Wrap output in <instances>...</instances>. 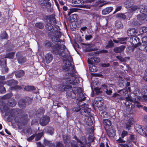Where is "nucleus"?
Returning <instances> with one entry per match:
<instances>
[{
  "label": "nucleus",
  "mask_w": 147,
  "mask_h": 147,
  "mask_svg": "<svg viewBox=\"0 0 147 147\" xmlns=\"http://www.w3.org/2000/svg\"><path fill=\"white\" fill-rule=\"evenodd\" d=\"M28 117V116L26 114L22 115L19 117L18 122L24 125L27 122Z\"/></svg>",
  "instance_id": "ddd939ff"
},
{
  "label": "nucleus",
  "mask_w": 147,
  "mask_h": 147,
  "mask_svg": "<svg viewBox=\"0 0 147 147\" xmlns=\"http://www.w3.org/2000/svg\"><path fill=\"white\" fill-rule=\"evenodd\" d=\"M44 144L46 146H53L55 147V144L54 143H52L51 141L46 140L44 141Z\"/></svg>",
  "instance_id": "4c0bfd02"
},
{
  "label": "nucleus",
  "mask_w": 147,
  "mask_h": 147,
  "mask_svg": "<svg viewBox=\"0 0 147 147\" xmlns=\"http://www.w3.org/2000/svg\"><path fill=\"white\" fill-rule=\"evenodd\" d=\"M66 84H72V85L75 84V82H74L71 81L70 78H67L66 80Z\"/></svg>",
  "instance_id": "09e8293b"
},
{
  "label": "nucleus",
  "mask_w": 147,
  "mask_h": 147,
  "mask_svg": "<svg viewBox=\"0 0 147 147\" xmlns=\"http://www.w3.org/2000/svg\"><path fill=\"white\" fill-rule=\"evenodd\" d=\"M144 80L147 81V68L146 69L144 73V76L143 77Z\"/></svg>",
  "instance_id": "69168bd1"
},
{
  "label": "nucleus",
  "mask_w": 147,
  "mask_h": 147,
  "mask_svg": "<svg viewBox=\"0 0 147 147\" xmlns=\"http://www.w3.org/2000/svg\"><path fill=\"white\" fill-rule=\"evenodd\" d=\"M94 102L97 107H100L103 106L104 101L103 98L99 96L95 98Z\"/></svg>",
  "instance_id": "9b49d317"
},
{
  "label": "nucleus",
  "mask_w": 147,
  "mask_h": 147,
  "mask_svg": "<svg viewBox=\"0 0 147 147\" xmlns=\"http://www.w3.org/2000/svg\"><path fill=\"white\" fill-rule=\"evenodd\" d=\"M129 31H130L129 34H130L131 35V36L136 34V31L134 29L132 28L131 29H130Z\"/></svg>",
  "instance_id": "bf43d9fd"
},
{
  "label": "nucleus",
  "mask_w": 147,
  "mask_h": 147,
  "mask_svg": "<svg viewBox=\"0 0 147 147\" xmlns=\"http://www.w3.org/2000/svg\"><path fill=\"white\" fill-rule=\"evenodd\" d=\"M9 110H10L9 107L6 105H5L3 107L2 110H1V111L2 114H3L4 112Z\"/></svg>",
  "instance_id": "a19ab883"
},
{
  "label": "nucleus",
  "mask_w": 147,
  "mask_h": 147,
  "mask_svg": "<svg viewBox=\"0 0 147 147\" xmlns=\"http://www.w3.org/2000/svg\"><path fill=\"white\" fill-rule=\"evenodd\" d=\"M138 8L136 6H132L129 7V13H132Z\"/></svg>",
  "instance_id": "c03bdc74"
},
{
  "label": "nucleus",
  "mask_w": 147,
  "mask_h": 147,
  "mask_svg": "<svg viewBox=\"0 0 147 147\" xmlns=\"http://www.w3.org/2000/svg\"><path fill=\"white\" fill-rule=\"evenodd\" d=\"M139 49L141 50H143L145 49L147 47V42L146 41L143 42L142 41V43H140V45L139 46Z\"/></svg>",
  "instance_id": "c85d7f7f"
},
{
  "label": "nucleus",
  "mask_w": 147,
  "mask_h": 147,
  "mask_svg": "<svg viewBox=\"0 0 147 147\" xmlns=\"http://www.w3.org/2000/svg\"><path fill=\"white\" fill-rule=\"evenodd\" d=\"M101 88L96 87L94 88V90L96 94L99 95L102 92V91L100 90Z\"/></svg>",
  "instance_id": "8fccbe9b"
},
{
  "label": "nucleus",
  "mask_w": 147,
  "mask_h": 147,
  "mask_svg": "<svg viewBox=\"0 0 147 147\" xmlns=\"http://www.w3.org/2000/svg\"><path fill=\"white\" fill-rule=\"evenodd\" d=\"M35 136V134H34L33 135H32L31 136H30V137L28 138L27 139V140L28 142H31L34 139Z\"/></svg>",
  "instance_id": "13d9d810"
},
{
  "label": "nucleus",
  "mask_w": 147,
  "mask_h": 147,
  "mask_svg": "<svg viewBox=\"0 0 147 147\" xmlns=\"http://www.w3.org/2000/svg\"><path fill=\"white\" fill-rule=\"evenodd\" d=\"M92 38V36L91 35H85V38L87 40H90Z\"/></svg>",
  "instance_id": "e2e57ef3"
},
{
  "label": "nucleus",
  "mask_w": 147,
  "mask_h": 147,
  "mask_svg": "<svg viewBox=\"0 0 147 147\" xmlns=\"http://www.w3.org/2000/svg\"><path fill=\"white\" fill-rule=\"evenodd\" d=\"M39 4L41 6H45L46 3L45 0H38Z\"/></svg>",
  "instance_id": "5fc2aeb1"
},
{
  "label": "nucleus",
  "mask_w": 147,
  "mask_h": 147,
  "mask_svg": "<svg viewBox=\"0 0 147 147\" xmlns=\"http://www.w3.org/2000/svg\"><path fill=\"white\" fill-rule=\"evenodd\" d=\"M114 44L112 40H110L108 42V44L105 47L106 49H108L112 48L114 46Z\"/></svg>",
  "instance_id": "473e14b6"
},
{
  "label": "nucleus",
  "mask_w": 147,
  "mask_h": 147,
  "mask_svg": "<svg viewBox=\"0 0 147 147\" xmlns=\"http://www.w3.org/2000/svg\"><path fill=\"white\" fill-rule=\"evenodd\" d=\"M50 51L53 54L59 55V56H61L63 53H64L65 55L62 57L63 58H66L70 55L69 51L66 49L65 45L63 44H55L54 45Z\"/></svg>",
  "instance_id": "f03ea898"
},
{
  "label": "nucleus",
  "mask_w": 147,
  "mask_h": 147,
  "mask_svg": "<svg viewBox=\"0 0 147 147\" xmlns=\"http://www.w3.org/2000/svg\"><path fill=\"white\" fill-rule=\"evenodd\" d=\"M128 117L127 115H124V120H125L127 121V123L126 125V128L129 130V124L128 123L129 122V119H128Z\"/></svg>",
  "instance_id": "a18cd8bd"
},
{
  "label": "nucleus",
  "mask_w": 147,
  "mask_h": 147,
  "mask_svg": "<svg viewBox=\"0 0 147 147\" xmlns=\"http://www.w3.org/2000/svg\"><path fill=\"white\" fill-rule=\"evenodd\" d=\"M82 91V90L80 87L78 88L76 91V93L77 94L76 103L78 105V107L73 108L72 111L74 112H78L81 109L80 107L84 108L86 105L82 102V101L85 100L86 98Z\"/></svg>",
  "instance_id": "7ed1b4c3"
},
{
  "label": "nucleus",
  "mask_w": 147,
  "mask_h": 147,
  "mask_svg": "<svg viewBox=\"0 0 147 147\" xmlns=\"http://www.w3.org/2000/svg\"><path fill=\"white\" fill-rule=\"evenodd\" d=\"M5 79V77L4 76H0V91L1 89H4L5 90V87L3 86V80Z\"/></svg>",
  "instance_id": "a878e982"
},
{
  "label": "nucleus",
  "mask_w": 147,
  "mask_h": 147,
  "mask_svg": "<svg viewBox=\"0 0 147 147\" xmlns=\"http://www.w3.org/2000/svg\"><path fill=\"white\" fill-rule=\"evenodd\" d=\"M54 129L52 127H48L47 129V131L51 135H52L53 134V132Z\"/></svg>",
  "instance_id": "de8ad7c7"
},
{
  "label": "nucleus",
  "mask_w": 147,
  "mask_h": 147,
  "mask_svg": "<svg viewBox=\"0 0 147 147\" xmlns=\"http://www.w3.org/2000/svg\"><path fill=\"white\" fill-rule=\"evenodd\" d=\"M122 9V7L121 6H119L116 7L115 9V11L113 12V13H115L116 12L119 11Z\"/></svg>",
  "instance_id": "338daca9"
},
{
  "label": "nucleus",
  "mask_w": 147,
  "mask_h": 147,
  "mask_svg": "<svg viewBox=\"0 0 147 147\" xmlns=\"http://www.w3.org/2000/svg\"><path fill=\"white\" fill-rule=\"evenodd\" d=\"M77 9L76 8H70L69 11H68L67 15L68 16H70V14L73 12L77 11Z\"/></svg>",
  "instance_id": "3c124183"
},
{
  "label": "nucleus",
  "mask_w": 147,
  "mask_h": 147,
  "mask_svg": "<svg viewBox=\"0 0 147 147\" xmlns=\"http://www.w3.org/2000/svg\"><path fill=\"white\" fill-rule=\"evenodd\" d=\"M123 4L125 8L129 9V0H125Z\"/></svg>",
  "instance_id": "6e6d98bb"
},
{
  "label": "nucleus",
  "mask_w": 147,
  "mask_h": 147,
  "mask_svg": "<svg viewBox=\"0 0 147 147\" xmlns=\"http://www.w3.org/2000/svg\"><path fill=\"white\" fill-rule=\"evenodd\" d=\"M134 123V121L133 118L129 119V127L130 125L133 124Z\"/></svg>",
  "instance_id": "0e129e2a"
},
{
  "label": "nucleus",
  "mask_w": 147,
  "mask_h": 147,
  "mask_svg": "<svg viewBox=\"0 0 147 147\" xmlns=\"http://www.w3.org/2000/svg\"><path fill=\"white\" fill-rule=\"evenodd\" d=\"M88 63L89 64V69L91 72H95L97 71V67L96 66H95L94 63H91L90 61H88Z\"/></svg>",
  "instance_id": "2eb2a0df"
},
{
  "label": "nucleus",
  "mask_w": 147,
  "mask_h": 147,
  "mask_svg": "<svg viewBox=\"0 0 147 147\" xmlns=\"http://www.w3.org/2000/svg\"><path fill=\"white\" fill-rule=\"evenodd\" d=\"M90 109L88 108H84L81 111L82 115H85L86 117L85 119L86 123L89 126H91L93 124V121L91 118L92 115L91 114Z\"/></svg>",
  "instance_id": "20e7f679"
},
{
  "label": "nucleus",
  "mask_w": 147,
  "mask_h": 147,
  "mask_svg": "<svg viewBox=\"0 0 147 147\" xmlns=\"http://www.w3.org/2000/svg\"><path fill=\"white\" fill-rule=\"evenodd\" d=\"M25 74V71L23 70H20L16 71L15 73V75L17 78H19L23 77Z\"/></svg>",
  "instance_id": "a211bd4d"
},
{
  "label": "nucleus",
  "mask_w": 147,
  "mask_h": 147,
  "mask_svg": "<svg viewBox=\"0 0 147 147\" xmlns=\"http://www.w3.org/2000/svg\"><path fill=\"white\" fill-rule=\"evenodd\" d=\"M0 37L1 39L7 40L8 38V36L6 31H4L0 35Z\"/></svg>",
  "instance_id": "f704fd0d"
},
{
  "label": "nucleus",
  "mask_w": 147,
  "mask_h": 147,
  "mask_svg": "<svg viewBox=\"0 0 147 147\" xmlns=\"http://www.w3.org/2000/svg\"><path fill=\"white\" fill-rule=\"evenodd\" d=\"M70 18L72 22H75L77 21L78 18V16L76 14H73L70 16Z\"/></svg>",
  "instance_id": "ea45409f"
},
{
  "label": "nucleus",
  "mask_w": 147,
  "mask_h": 147,
  "mask_svg": "<svg viewBox=\"0 0 147 147\" xmlns=\"http://www.w3.org/2000/svg\"><path fill=\"white\" fill-rule=\"evenodd\" d=\"M44 20L47 21V22L44 24L45 30L49 32V36L50 38L53 42H61L62 40L60 39L62 35V34L60 31V29L59 26L55 25V30L53 32L54 30L53 26H52V22L53 24H55L56 21L55 16L53 14L49 16L44 15L43 16Z\"/></svg>",
  "instance_id": "f257e3e1"
},
{
  "label": "nucleus",
  "mask_w": 147,
  "mask_h": 147,
  "mask_svg": "<svg viewBox=\"0 0 147 147\" xmlns=\"http://www.w3.org/2000/svg\"><path fill=\"white\" fill-rule=\"evenodd\" d=\"M12 96V94L11 93H8L3 96V98L4 99H8L10 98Z\"/></svg>",
  "instance_id": "603ef678"
},
{
  "label": "nucleus",
  "mask_w": 147,
  "mask_h": 147,
  "mask_svg": "<svg viewBox=\"0 0 147 147\" xmlns=\"http://www.w3.org/2000/svg\"><path fill=\"white\" fill-rule=\"evenodd\" d=\"M8 85L11 87V90H17L21 88V87L20 86L17 85L18 82L13 80H11L8 82Z\"/></svg>",
  "instance_id": "1a4fd4ad"
},
{
  "label": "nucleus",
  "mask_w": 147,
  "mask_h": 147,
  "mask_svg": "<svg viewBox=\"0 0 147 147\" xmlns=\"http://www.w3.org/2000/svg\"><path fill=\"white\" fill-rule=\"evenodd\" d=\"M146 16L145 14H141L137 16L138 19L140 20H144L146 19Z\"/></svg>",
  "instance_id": "72a5a7b5"
},
{
  "label": "nucleus",
  "mask_w": 147,
  "mask_h": 147,
  "mask_svg": "<svg viewBox=\"0 0 147 147\" xmlns=\"http://www.w3.org/2000/svg\"><path fill=\"white\" fill-rule=\"evenodd\" d=\"M140 39L137 36H131L130 38L129 41L132 45H133L132 47V51H133L134 49L137 47H139L140 45Z\"/></svg>",
  "instance_id": "6e6552de"
},
{
  "label": "nucleus",
  "mask_w": 147,
  "mask_h": 147,
  "mask_svg": "<svg viewBox=\"0 0 147 147\" xmlns=\"http://www.w3.org/2000/svg\"><path fill=\"white\" fill-rule=\"evenodd\" d=\"M138 128H140V130H137V132L138 133L144 136L147 137V134L146 133L145 131H144L143 129H142L141 126L139 125Z\"/></svg>",
  "instance_id": "bb28decb"
},
{
  "label": "nucleus",
  "mask_w": 147,
  "mask_h": 147,
  "mask_svg": "<svg viewBox=\"0 0 147 147\" xmlns=\"http://www.w3.org/2000/svg\"><path fill=\"white\" fill-rule=\"evenodd\" d=\"M103 123L106 126H110L111 124V122L109 119H105L103 120Z\"/></svg>",
  "instance_id": "58836bf2"
},
{
  "label": "nucleus",
  "mask_w": 147,
  "mask_h": 147,
  "mask_svg": "<svg viewBox=\"0 0 147 147\" xmlns=\"http://www.w3.org/2000/svg\"><path fill=\"white\" fill-rule=\"evenodd\" d=\"M24 89L25 90L29 91L35 90L36 88L34 86L28 85L25 86Z\"/></svg>",
  "instance_id": "c756f323"
},
{
  "label": "nucleus",
  "mask_w": 147,
  "mask_h": 147,
  "mask_svg": "<svg viewBox=\"0 0 147 147\" xmlns=\"http://www.w3.org/2000/svg\"><path fill=\"white\" fill-rule=\"evenodd\" d=\"M116 17L117 18H122L123 19H125L126 18V15L122 13H120L117 14Z\"/></svg>",
  "instance_id": "79ce46f5"
},
{
  "label": "nucleus",
  "mask_w": 147,
  "mask_h": 147,
  "mask_svg": "<svg viewBox=\"0 0 147 147\" xmlns=\"http://www.w3.org/2000/svg\"><path fill=\"white\" fill-rule=\"evenodd\" d=\"M15 54V52H14L7 53L5 56V58L11 59H13Z\"/></svg>",
  "instance_id": "cd10ccee"
},
{
  "label": "nucleus",
  "mask_w": 147,
  "mask_h": 147,
  "mask_svg": "<svg viewBox=\"0 0 147 147\" xmlns=\"http://www.w3.org/2000/svg\"><path fill=\"white\" fill-rule=\"evenodd\" d=\"M32 99L28 96H26L25 98L20 99L18 102L19 107L20 108H24L27 105H29L32 103Z\"/></svg>",
  "instance_id": "0eeeda50"
},
{
  "label": "nucleus",
  "mask_w": 147,
  "mask_h": 147,
  "mask_svg": "<svg viewBox=\"0 0 147 147\" xmlns=\"http://www.w3.org/2000/svg\"><path fill=\"white\" fill-rule=\"evenodd\" d=\"M119 92H120V93L123 95L127 96L126 98V102H129V94H128V91L127 88H124L120 90Z\"/></svg>",
  "instance_id": "4468645a"
},
{
  "label": "nucleus",
  "mask_w": 147,
  "mask_h": 147,
  "mask_svg": "<svg viewBox=\"0 0 147 147\" xmlns=\"http://www.w3.org/2000/svg\"><path fill=\"white\" fill-rule=\"evenodd\" d=\"M117 39H119L120 44H126V41L127 39V37L118 38Z\"/></svg>",
  "instance_id": "c9c22d12"
},
{
  "label": "nucleus",
  "mask_w": 147,
  "mask_h": 147,
  "mask_svg": "<svg viewBox=\"0 0 147 147\" xmlns=\"http://www.w3.org/2000/svg\"><path fill=\"white\" fill-rule=\"evenodd\" d=\"M50 117L47 115H45L42 117L40 120V123L42 126H45L49 121Z\"/></svg>",
  "instance_id": "f8f14e48"
},
{
  "label": "nucleus",
  "mask_w": 147,
  "mask_h": 147,
  "mask_svg": "<svg viewBox=\"0 0 147 147\" xmlns=\"http://www.w3.org/2000/svg\"><path fill=\"white\" fill-rule=\"evenodd\" d=\"M35 26L36 28L41 30L44 29V24L42 22H36L35 24Z\"/></svg>",
  "instance_id": "393cba45"
},
{
  "label": "nucleus",
  "mask_w": 147,
  "mask_h": 147,
  "mask_svg": "<svg viewBox=\"0 0 147 147\" xmlns=\"http://www.w3.org/2000/svg\"><path fill=\"white\" fill-rule=\"evenodd\" d=\"M74 139L77 140V142L80 144L79 145L81 147H86V145L87 144L86 141L83 142L81 140L78 139L76 136H75L74 137Z\"/></svg>",
  "instance_id": "6ab92c4d"
},
{
  "label": "nucleus",
  "mask_w": 147,
  "mask_h": 147,
  "mask_svg": "<svg viewBox=\"0 0 147 147\" xmlns=\"http://www.w3.org/2000/svg\"><path fill=\"white\" fill-rule=\"evenodd\" d=\"M129 110V114L133 115L135 113L134 108H131Z\"/></svg>",
  "instance_id": "774afa93"
},
{
  "label": "nucleus",
  "mask_w": 147,
  "mask_h": 147,
  "mask_svg": "<svg viewBox=\"0 0 147 147\" xmlns=\"http://www.w3.org/2000/svg\"><path fill=\"white\" fill-rule=\"evenodd\" d=\"M62 138L64 143L65 144V146H67V145L70 143V138L67 135L65 134L62 135Z\"/></svg>",
  "instance_id": "f3484780"
},
{
  "label": "nucleus",
  "mask_w": 147,
  "mask_h": 147,
  "mask_svg": "<svg viewBox=\"0 0 147 147\" xmlns=\"http://www.w3.org/2000/svg\"><path fill=\"white\" fill-rule=\"evenodd\" d=\"M127 132L125 130L123 131L122 132V134H121V137L122 138H123L124 137L127 135Z\"/></svg>",
  "instance_id": "4d7b16f0"
},
{
  "label": "nucleus",
  "mask_w": 147,
  "mask_h": 147,
  "mask_svg": "<svg viewBox=\"0 0 147 147\" xmlns=\"http://www.w3.org/2000/svg\"><path fill=\"white\" fill-rule=\"evenodd\" d=\"M7 64L6 59L5 58H0V66L1 67L5 66Z\"/></svg>",
  "instance_id": "2f4dec72"
},
{
  "label": "nucleus",
  "mask_w": 147,
  "mask_h": 147,
  "mask_svg": "<svg viewBox=\"0 0 147 147\" xmlns=\"http://www.w3.org/2000/svg\"><path fill=\"white\" fill-rule=\"evenodd\" d=\"M82 0H72V1H73L75 4H80L82 3Z\"/></svg>",
  "instance_id": "680f3d73"
},
{
  "label": "nucleus",
  "mask_w": 147,
  "mask_h": 147,
  "mask_svg": "<svg viewBox=\"0 0 147 147\" xmlns=\"http://www.w3.org/2000/svg\"><path fill=\"white\" fill-rule=\"evenodd\" d=\"M45 58L47 63H49L52 61L53 57L51 54L47 53L46 55Z\"/></svg>",
  "instance_id": "b1692460"
},
{
  "label": "nucleus",
  "mask_w": 147,
  "mask_h": 147,
  "mask_svg": "<svg viewBox=\"0 0 147 147\" xmlns=\"http://www.w3.org/2000/svg\"><path fill=\"white\" fill-rule=\"evenodd\" d=\"M116 57L117 59H118L119 61H120L121 62H124L125 61V59L121 56H117Z\"/></svg>",
  "instance_id": "052dcab7"
},
{
  "label": "nucleus",
  "mask_w": 147,
  "mask_h": 147,
  "mask_svg": "<svg viewBox=\"0 0 147 147\" xmlns=\"http://www.w3.org/2000/svg\"><path fill=\"white\" fill-rule=\"evenodd\" d=\"M113 9V7H107L102 11V14L104 15L108 14L111 12Z\"/></svg>",
  "instance_id": "5701e85b"
},
{
  "label": "nucleus",
  "mask_w": 147,
  "mask_h": 147,
  "mask_svg": "<svg viewBox=\"0 0 147 147\" xmlns=\"http://www.w3.org/2000/svg\"><path fill=\"white\" fill-rule=\"evenodd\" d=\"M70 66V65L69 63L67 64L66 63H65L64 66H63L62 67V69L65 71H68L69 69Z\"/></svg>",
  "instance_id": "37998d69"
},
{
  "label": "nucleus",
  "mask_w": 147,
  "mask_h": 147,
  "mask_svg": "<svg viewBox=\"0 0 147 147\" xmlns=\"http://www.w3.org/2000/svg\"><path fill=\"white\" fill-rule=\"evenodd\" d=\"M17 104L16 100L12 98H11L8 101L7 105L11 107H15Z\"/></svg>",
  "instance_id": "4be33fe9"
},
{
  "label": "nucleus",
  "mask_w": 147,
  "mask_h": 147,
  "mask_svg": "<svg viewBox=\"0 0 147 147\" xmlns=\"http://www.w3.org/2000/svg\"><path fill=\"white\" fill-rule=\"evenodd\" d=\"M54 45L51 41L48 40H46L44 42L45 47L49 49H51Z\"/></svg>",
  "instance_id": "412c9836"
},
{
  "label": "nucleus",
  "mask_w": 147,
  "mask_h": 147,
  "mask_svg": "<svg viewBox=\"0 0 147 147\" xmlns=\"http://www.w3.org/2000/svg\"><path fill=\"white\" fill-rule=\"evenodd\" d=\"M139 9L140 11V12L142 13V14H145V13H146L147 11V7L142 5L140 6V8H139Z\"/></svg>",
  "instance_id": "7c9ffc66"
},
{
  "label": "nucleus",
  "mask_w": 147,
  "mask_h": 147,
  "mask_svg": "<svg viewBox=\"0 0 147 147\" xmlns=\"http://www.w3.org/2000/svg\"><path fill=\"white\" fill-rule=\"evenodd\" d=\"M125 48V46L122 45L119 47H115L113 49V50L116 53H121L123 51Z\"/></svg>",
  "instance_id": "dca6fc26"
},
{
  "label": "nucleus",
  "mask_w": 147,
  "mask_h": 147,
  "mask_svg": "<svg viewBox=\"0 0 147 147\" xmlns=\"http://www.w3.org/2000/svg\"><path fill=\"white\" fill-rule=\"evenodd\" d=\"M62 90L63 91H67L66 96L68 98L73 99L76 98V95L73 91L71 86L68 85L63 86Z\"/></svg>",
  "instance_id": "39448f33"
},
{
  "label": "nucleus",
  "mask_w": 147,
  "mask_h": 147,
  "mask_svg": "<svg viewBox=\"0 0 147 147\" xmlns=\"http://www.w3.org/2000/svg\"><path fill=\"white\" fill-rule=\"evenodd\" d=\"M136 96L134 95V94L133 93H131L129 95V108H134L135 106L138 108L142 107V106L140 104V103L138 101H134L136 99Z\"/></svg>",
  "instance_id": "423d86ee"
},
{
  "label": "nucleus",
  "mask_w": 147,
  "mask_h": 147,
  "mask_svg": "<svg viewBox=\"0 0 147 147\" xmlns=\"http://www.w3.org/2000/svg\"><path fill=\"white\" fill-rule=\"evenodd\" d=\"M88 61H90L91 63H98L100 61L99 58L95 56L91 57L90 59H88Z\"/></svg>",
  "instance_id": "aec40b11"
},
{
  "label": "nucleus",
  "mask_w": 147,
  "mask_h": 147,
  "mask_svg": "<svg viewBox=\"0 0 147 147\" xmlns=\"http://www.w3.org/2000/svg\"><path fill=\"white\" fill-rule=\"evenodd\" d=\"M55 147H64V145L61 141L57 142Z\"/></svg>",
  "instance_id": "864d4df0"
},
{
  "label": "nucleus",
  "mask_w": 147,
  "mask_h": 147,
  "mask_svg": "<svg viewBox=\"0 0 147 147\" xmlns=\"http://www.w3.org/2000/svg\"><path fill=\"white\" fill-rule=\"evenodd\" d=\"M45 110L43 108H40L37 110L36 112L37 114L40 115L43 114Z\"/></svg>",
  "instance_id": "49530a36"
},
{
  "label": "nucleus",
  "mask_w": 147,
  "mask_h": 147,
  "mask_svg": "<svg viewBox=\"0 0 147 147\" xmlns=\"http://www.w3.org/2000/svg\"><path fill=\"white\" fill-rule=\"evenodd\" d=\"M21 53V52L20 51L18 52L16 54V56L18 63L20 64H22L26 61L27 59L26 57L22 56Z\"/></svg>",
  "instance_id": "9d476101"
},
{
  "label": "nucleus",
  "mask_w": 147,
  "mask_h": 147,
  "mask_svg": "<svg viewBox=\"0 0 147 147\" xmlns=\"http://www.w3.org/2000/svg\"><path fill=\"white\" fill-rule=\"evenodd\" d=\"M44 133L43 131L38 133L36 135L35 140L36 141H38L40 140L42 136H43Z\"/></svg>",
  "instance_id": "e433bc0d"
}]
</instances>
